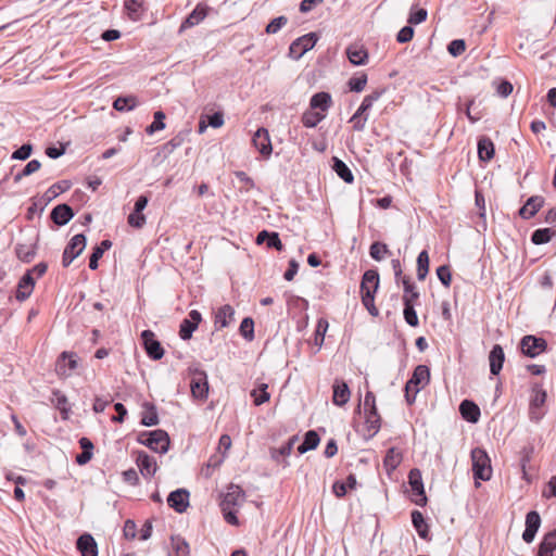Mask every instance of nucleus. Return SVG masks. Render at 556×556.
Returning a JSON list of instances; mask_svg holds the SVG:
<instances>
[{
	"instance_id": "nucleus-8",
	"label": "nucleus",
	"mask_w": 556,
	"mask_h": 556,
	"mask_svg": "<svg viewBox=\"0 0 556 556\" xmlns=\"http://www.w3.org/2000/svg\"><path fill=\"white\" fill-rule=\"evenodd\" d=\"M315 33L306 34L294 40L289 47V54L294 60H299L305 52L313 49L317 42Z\"/></svg>"
},
{
	"instance_id": "nucleus-26",
	"label": "nucleus",
	"mask_w": 556,
	"mask_h": 556,
	"mask_svg": "<svg viewBox=\"0 0 556 556\" xmlns=\"http://www.w3.org/2000/svg\"><path fill=\"white\" fill-rule=\"evenodd\" d=\"M381 427V417L378 409L365 410V430L368 437H374Z\"/></svg>"
},
{
	"instance_id": "nucleus-61",
	"label": "nucleus",
	"mask_w": 556,
	"mask_h": 556,
	"mask_svg": "<svg viewBox=\"0 0 556 556\" xmlns=\"http://www.w3.org/2000/svg\"><path fill=\"white\" fill-rule=\"evenodd\" d=\"M437 276L440 279V281L445 286L450 287L452 282V274L451 269L446 265H442L437 269Z\"/></svg>"
},
{
	"instance_id": "nucleus-56",
	"label": "nucleus",
	"mask_w": 556,
	"mask_h": 556,
	"mask_svg": "<svg viewBox=\"0 0 556 556\" xmlns=\"http://www.w3.org/2000/svg\"><path fill=\"white\" fill-rule=\"evenodd\" d=\"M240 333L243 338L252 340L254 337V321L252 318L247 317L241 321Z\"/></svg>"
},
{
	"instance_id": "nucleus-58",
	"label": "nucleus",
	"mask_w": 556,
	"mask_h": 556,
	"mask_svg": "<svg viewBox=\"0 0 556 556\" xmlns=\"http://www.w3.org/2000/svg\"><path fill=\"white\" fill-rule=\"evenodd\" d=\"M288 23V18L286 16H278L274 18L267 26L265 31L268 35H273L278 33L286 24Z\"/></svg>"
},
{
	"instance_id": "nucleus-41",
	"label": "nucleus",
	"mask_w": 556,
	"mask_h": 556,
	"mask_svg": "<svg viewBox=\"0 0 556 556\" xmlns=\"http://www.w3.org/2000/svg\"><path fill=\"white\" fill-rule=\"evenodd\" d=\"M556 236V231L551 228H541L533 231L531 236V241L534 244H544L552 240L553 237Z\"/></svg>"
},
{
	"instance_id": "nucleus-7",
	"label": "nucleus",
	"mask_w": 556,
	"mask_h": 556,
	"mask_svg": "<svg viewBox=\"0 0 556 556\" xmlns=\"http://www.w3.org/2000/svg\"><path fill=\"white\" fill-rule=\"evenodd\" d=\"M547 349V342L543 338L535 336H525L520 341L521 353L528 357H535L544 353Z\"/></svg>"
},
{
	"instance_id": "nucleus-1",
	"label": "nucleus",
	"mask_w": 556,
	"mask_h": 556,
	"mask_svg": "<svg viewBox=\"0 0 556 556\" xmlns=\"http://www.w3.org/2000/svg\"><path fill=\"white\" fill-rule=\"evenodd\" d=\"M378 288L379 274L374 269L366 270L361 282V298L362 303L372 316H377L379 313L374 303L375 293L377 292Z\"/></svg>"
},
{
	"instance_id": "nucleus-17",
	"label": "nucleus",
	"mask_w": 556,
	"mask_h": 556,
	"mask_svg": "<svg viewBox=\"0 0 556 556\" xmlns=\"http://www.w3.org/2000/svg\"><path fill=\"white\" fill-rule=\"evenodd\" d=\"M167 503L177 513H184L189 506V492L182 489L176 490L168 495Z\"/></svg>"
},
{
	"instance_id": "nucleus-64",
	"label": "nucleus",
	"mask_w": 556,
	"mask_h": 556,
	"mask_svg": "<svg viewBox=\"0 0 556 556\" xmlns=\"http://www.w3.org/2000/svg\"><path fill=\"white\" fill-rule=\"evenodd\" d=\"M136 531H137L136 522L134 520L128 519L125 522V526H124V529H123V533H124L125 539H127V540L135 539L136 538Z\"/></svg>"
},
{
	"instance_id": "nucleus-36",
	"label": "nucleus",
	"mask_w": 556,
	"mask_h": 556,
	"mask_svg": "<svg viewBox=\"0 0 556 556\" xmlns=\"http://www.w3.org/2000/svg\"><path fill=\"white\" fill-rule=\"evenodd\" d=\"M52 395L54 396V400H53L54 405H55L56 409L60 410L62 418L67 419L68 414L71 412V406L68 404L67 396L64 393H62L60 390H53Z\"/></svg>"
},
{
	"instance_id": "nucleus-6",
	"label": "nucleus",
	"mask_w": 556,
	"mask_h": 556,
	"mask_svg": "<svg viewBox=\"0 0 556 556\" xmlns=\"http://www.w3.org/2000/svg\"><path fill=\"white\" fill-rule=\"evenodd\" d=\"M141 341L147 355L151 359L159 361L164 356L165 350L161 342L156 339L154 332L151 330L141 331Z\"/></svg>"
},
{
	"instance_id": "nucleus-59",
	"label": "nucleus",
	"mask_w": 556,
	"mask_h": 556,
	"mask_svg": "<svg viewBox=\"0 0 556 556\" xmlns=\"http://www.w3.org/2000/svg\"><path fill=\"white\" fill-rule=\"evenodd\" d=\"M236 177L241 182L240 190L244 192H249L254 188V181L250 178L244 172H236Z\"/></svg>"
},
{
	"instance_id": "nucleus-47",
	"label": "nucleus",
	"mask_w": 556,
	"mask_h": 556,
	"mask_svg": "<svg viewBox=\"0 0 556 556\" xmlns=\"http://www.w3.org/2000/svg\"><path fill=\"white\" fill-rule=\"evenodd\" d=\"M267 389L268 386L266 383H262L258 389L251 391V397H253V402L256 406L269 401L270 394L267 392Z\"/></svg>"
},
{
	"instance_id": "nucleus-19",
	"label": "nucleus",
	"mask_w": 556,
	"mask_h": 556,
	"mask_svg": "<svg viewBox=\"0 0 556 556\" xmlns=\"http://www.w3.org/2000/svg\"><path fill=\"white\" fill-rule=\"evenodd\" d=\"M541 525L540 515L532 510L526 516V529L522 533V539L527 543H531L535 536Z\"/></svg>"
},
{
	"instance_id": "nucleus-57",
	"label": "nucleus",
	"mask_w": 556,
	"mask_h": 556,
	"mask_svg": "<svg viewBox=\"0 0 556 556\" xmlns=\"http://www.w3.org/2000/svg\"><path fill=\"white\" fill-rule=\"evenodd\" d=\"M124 9L130 20L137 21L139 18V2L137 0H125Z\"/></svg>"
},
{
	"instance_id": "nucleus-23",
	"label": "nucleus",
	"mask_w": 556,
	"mask_h": 556,
	"mask_svg": "<svg viewBox=\"0 0 556 556\" xmlns=\"http://www.w3.org/2000/svg\"><path fill=\"white\" fill-rule=\"evenodd\" d=\"M76 545L81 556H98V546L91 534L80 535Z\"/></svg>"
},
{
	"instance_id": "nucleus-13",
	"label": "nucleus",
	"mask_w": 556,
	"mask_h": 556,
	"mask_svg": "<svg viewBox=\"0 0 556 556\" xmlns=\"http://www.w3.org/2000/svg\"><path fill=\"white\" fill-rule=\"evenodd\" d=\"M252 142L263 156L268 157L271 154V141L266 128H258L252 138Z\"/></svg>"
},
{
	"instance_id": "nucleus-52",
	"label": "nucleus",
	"mask_w": 556,
	"mask_h": 556,
	"mask_svg": "<svg viewBox=\"0 0 556 556\" xmlns=\"http://www.w3.org/2000/svg\"><path fill=\"white\" fill-rule=\"evenodd\" d=\"M289 311H306L308 308V301L298 295H290L287 300Z\"/></svg>"
},
{
	"instance_id": "nucleus-4",
	"label": "nucleus",
	"mask_w": 556,
	"mask_h": 556,
	"mask_svg": "<svg viewBox=\"0 0 556 556\" xmlns=\"http://www.w3.org/2000/svg\"><path fill=\"white\" fill-rule=\"evenodd\" d=\"M141 444L147 445L150 450L163 454L169 447V437L164 430H153L141 432Z\"/></svg>"
},
{
	"instance_id": "nucleus-33",
	"label": "nucleus",
	"mask_w": 556,
	"mask_h": 556,
	"mask_svg": "<svg viewBox=\"0 0 556 556\" xmlns=\"http://www.w3.org/2000/svg\"><path fill=\"white\" fill-rule=\"evenodd\" d=\"M478 155L481 161L488 162L494 156V144L491 139L482 137L478 141Z\"/></svg>"
},
{
	"instance_id": "nucleus-48",
	"label": "nucleus",
	"mask_w": 556,
	"mask_h": 556,
	"mask_svg": "<svg viewBox=\"0 0 556 556\" xmlns=\"http://www.w3.org/2000/svg\"><path fill=\"white\" fill-rule=\"evenodd\" d=\"M403 313H404L405 321L409 326L417 327L419 325V320H418L416 311L414 308V304L410 303L409 299H405L404 312Z\"/></svg>"
},
{
	"instance_id": "nucleus-27",
	"label": "nucleus",
	"mask_w": 556,
	"mask_h": 556,
	"mask_svg": "<svg viewBox=\"0 0 556 556\" xmlns=\"http://www.w3.org/2000/svg\"><path fill=\"white\" fill-rule=\"evenodd\" d=\"M462 417L469 422H477L480 418L479 406L469 400H464L459 405Z\"/></svg>"
},
{
	"instance_id": "nucleus-31",
	"label": "nucleus",
	"mask_w": 556,
	"mask_h": 556,
	"mask_svg": "<svg viewBox=\"0 0 556 556\" xmlns=\"http://www.w3.org/2000/svg\"><path fill=\"white\" fill-rule=\"evenodd\" d=\"M208 8L205 4H198L188 15L181 27H192L202 22L207 15Z\"/></svg>"
},
{
	"instance_id": "nucleus-29",
	"label": "nucleus",
	"mask_w": 556,
	"mask_h": 556,
	"mask_svg": "<svg viewBox=\"0 0 556 556\" xmlns=\"http://www.w3.org/2000/svg\"><path fill=\"white\" fill-rule=\"evenodd\" d=\"M556 551V529L546 533L539 545L538 556H553Z\"/></svg>"
},
{
	"instance_id": "nucleus-55",
	"label": "nucleus",
	"mask_w": 556,
	"mask_h": 556,
	"mask_svg": "<svg viewBox=\"0 0 556 556\" xmlns=\"http://www.w3.org/2000/svg\"><path fill=\"white\" fill-rule=\"evenodd\" d=\"M427 16H428V12L426 9L412 8L407 22L412 25H417V24L425 22L427 20Z\"/></svg>"
},
{
	"instance_id": "nucleus-54",
	"label": "nucleus",
	"mask_w": 556,
	"mask_h": 556,
	"mask_svg": "<svg viewBox=\"0 0 556 556\" xmlns=\"http://www.w3.org/2000/svg\"><path fill=\"white\" fill-rule=\"evenodd\" d=\"M367 84V75L362 73L359 76L350 78L348 85L351 91L361 92Z\"/></svg>"
},
{
	"instance_id": "nucleus-44",
	"label": "nucleus",
	"mask_w": 556,
	"mask_h": 556,
	"mask_svg": "<svg viewBox=\"0 0 556 556\" xmlns=\"http://www.w3.org/2000/svg\"><path fill=\"white\" fill-rule=\"evenodd\" d=\"M329 323L326 318H319L316 325L315 334H314V344L318 348H321L325 340V334L328 330Z\"/></svg>"
},
{
	"instance_id": "nucleus-20",
	"label": "nucleus",
	"mask_w": 556,
	"mask_h": 556,
	"mask_svg": "<svg viewBox=\"0 0 556 556\" xmlns=\"http://www.w3.org/2000/svg\"><path fill=\"white\" fill-rule=\"evenodd\" d=\"M77 359L76 354L63 352L56 363V372L61 376H70L76 369Z\"/></svg>"
},
{
	"instance_id": "nucleus-35",
	"label": "nucleus",
	"mask_w": 556,
	"mask_h": 556,
	"mask_svg": "<svg viewBox=\"0 0 556 556\" xmlns=\"http://www.w3.org/2000/svg\"><path fill=\"white\" fill-rule=\"evenodd\" d=\"M332 168L336 174L346 184H352L354 181V176L351 169L346 166V164L338 157H333Z\"/></svg>"
},
{
	"instance_id": "nucleus-15",
	"label": "nucleus",
	"mask_w": 556,
	"mask_h": 556,
	"mask_svg": "<svg viewBox=\"0 0 556 556\" xmlns=\"http://www.w3.org/2000/svg\"><path fill=\"white\" fill-rule=\"evenodd\" d=\"M191 393L193 397L204 400L207 396L208 384L204 371H198L190 382Z\"/></svg>"
},
{
	"instance_id": "nucleus-24",
	"label": "nucleus",
	"mask_w": 556,
	"mask_h": 556,
	"mask_svg": "<svg viewBox=\"0 0 556 556\" xmlns=\"http://www.w3.org/2000/svg\"><path fill=\"white\" fill-rule=\"evenodd\" d=\"M544 204V199L540 195H533L529 198L526 204L519 210V215L529 219L533 217Z\"/></svg>"
},
{
	"instance_id": "nucleus-51",
	"label": "nucleus",
	"mask_w": 556,
	"mask_h": 556,
	"mask_svg": "<svg viewBox=\"0 0 556 556\" xmlns=\"http://www.w3.org/2000/svg\"><path fill=\"white\" fill-rule=\"evenodd\" d=\"M113 106L116 111H129L136 106V98L119 97L114 101Z\"/></svg>"
},
{
	"instance_id": "nucleus-22",
	"label": "nucleus",
	"mask_w": 556,
	"mask_h": 556,
	"mask_svg": "<svg viewBox=\"0 0 556 556\" xmlns=\"http://www.w3.org/2000/svg\"><path fill=\"white\" fill-rule=\"evenodd\" d=\"M35 280L30 275V271H27L18 281L17 290L15 298L17 301L23 302L28 299L34 290Z\"/></svg>"
},
{
	"instance_id": "nucleus-37",
	"label": "nucleus",
	"mask_w": 556,
	"mask_h": 556,
	"mask_svg": "<svg viewBox=\"0 0 556 556\" xmlns=\"http://www.w3.org/2000/svg\"><path fill=\"white\" fill-rule=\"evenodd\" d=\"M326 117L325 113H321L319 111H315L309 108V110H306L301 117L302 124L307 128H313L317 126L318 123H320Z\"/></svg>"
},
{
	"instance_id": "nucleus-34",
	"label": "nucleus",
	"mask_w": 556,
	"mask_h": 556,
	"mask_svg": "<svg viewBox=\"0 0 556 556\" xmlns=\"http://www.w3.org/2000/svg\"><path fill=\"white\" fill-rule=\"evenodd\" d=\"M36 244H24V243H17L15 247V253L16 257L24 262V263H30L33 258L36 255Z\"/></svg>"
},
{
	"instance_id": "nucleus-3",
	"label": "nucleus",
	"mask_w": 556,
	"mask_h": 556,
	"mask_svg": "<svg viewBox=\"0 0 556 556\" xmlns=\"http://www.w3.org/2000/svg\"><path fill=\"white\" fill-rule=\"evenodd\" d=\"M472 472L476 480L488 481L492 477L491 459L483 448L471 451Z\"/></svg>"
},
{
	"instance_id": "nucleus-5",
	"label": "nucleus",
	"mask_w": 556,
	"mask_h": 556,
	"mask_svg": "<svg viewBox=\"0 0 556 556\" xmlns=\"http://www.w3.org/2000/svg\"><path fill=\"white\" fill-rule=\"evenodd\" d=\"M86 248V237L83 233L75 235L65 247L62 265L68 267L71 263L78 257Z\"/></svg>"
},
{
	"instance_id": "nucleus-40",
	"label": "nucleus",
	"mask_w": 556,
	"mask_h": 556,
	"mask_svg": "<svg viewBox=\"0 0 556 556\" xmlns=\"http://www.w3.org/2000/svg\"><path fill=\"white\" fill-rule=\"evenodd\" d=\"M401 452L395 447L389 448L383 459V465L387 468V470H394L401 464Z\"/></svg>"
},
{
	"instance_id": "nucleus-43",
	"label": "nucleus",
	"mask_w": 556,
	"mask_h": 556,
	"mask_svg": "<svg viewBox=\"0 0 556 556\" xmlns=\"http://www.w3.org/2000/svg\"><path fill=\"white\" fill-rule=\"evenodd\" d=\"M367 112L363 106L359 105L357 111L351 117L350 123L353 125V129L356 131H362L365 128V124L368 119Z\"/></svg>"
},
{
	"instance_id": "nucleus-38",
	"label": "nucleus",
	"mask_w": 556,
	"mask_h": 556,
	"mask_svg": "<svg viewBox=\"0 0 556 556\" xmlns=\"http://www.w3.org/2000/svg\"><path fill=\"white\" fill-rule=\"evenodd\" d=\"M319 435L315 430H309L305 433L303 443L298 447L300 454L307 451L315 450L319 444Z\"/></svg>"
},
{
	"instance_id": "nucleus-46",
	"label": "nucleus",
	"mask_w": 556,
	"mask_h": 556,
	"mask_svg": "<svg viewBox=\"0 0 556 556\" xmlns=\"http://www.w3.org/2000/svg\"><path fill=\"white\" fill-rule=\"evenodd\" d=\"M369 254L375 261H381L387 255H390L391 252L386 243L374 242L369 248Z\"/></svg>"
},
{
	"instance_id": "nucleus-28",
	"label": "nucleus",
	"mask_w": 556,
	"mask_h": 556,
	"mask_svg": "<svg viewBox=\"0 0 556 556\" xmlns=\"http://www.w3.org/2000/svg\"><path fill=\"white\" fill-rule=\"evenodd\" d=\"M331 103V96L328 92H318L311 98L309 108L326 114Z\"/></svg>"
},
{
	"instance_id": "nucleus-18",
	"label": "nucleus",
	"mask_w": 556,
	"mask_h": 556,
	"mask_svg": "<svg viewBox=\"0 0 556 556\" xmlns=\"http://www.w3.org/2000/svg\"><path fill=\"white\" fill-rule=\"evenodd\" d=\"M235 319V309L231 305L225 304L220 306L214 316V326L216 329L228 327Z\"/></svg>"
},
{
	"instance_id": "nucleus-16",
	"label": "nucleus",
	"mask_w": 556,
	"mask_h": 556,
	"mask_svg": "<svg viewBox=\"0 0 556 556\" xmlns=\"http://www.w3.org/2000/svg\"><path fill=\"white\" fill-rule=\"evenodd\" d=\"M349 61L353 65H365L368 62L369 54L367 49L359 43H351L345 50Z\"/></svg>"
},
{
	"instance_id": "nucleus-53",
	"label": "nucleus",
	"mask_w": 556,
	"mask_h": 556,
	"mask_svg": "<svg viewBox=\"0 0 556 556\" xmlns=\"http://www.w3.org/2000/svg\"><path fill=\"white\" fill-rule=\"evenodd\" d=\"M41 164L38 160L29 161L23 170L14 176V181L18 182L23 177L29 176L36 173L40 168Z\"/></svg>"
},
{
	"instance_id": "nucleus-2",
	"label": "nucleus",
	"mask_w": 556,
	"mask_h": 556,
	"mask_svg": "<svg viewBox=\"0 0 556 556\" xmlns=\"http://www.w3.org/2000/svg\"><path fill=\"white\" fill-rule=\"evenodd\" d=\"M430 382V370L426 365H418L409 380L405 384V399L409 405H412L416 395Z\"/></svg>"
},
{
	"instance_id": "nucleus-39",
	"label": "nucleus",
	"mask_w": 556,
	"mask_h": 556,
	"mask_svg": "<svg viewBox=\"0 0 556 556\" xmlns=\"http://www.w3.org/2000/svg\"><path fill=\"white\" fill-rule=\"evenodd\" d=\"M143 410L141 412V425L154 426L159 422V416L155 407L148 403L143 404Z\"/></svg>"
},
{
	"instance_id": "nucleus-9",
	"label": "nucleus",
	"mask_w": 556,
	"mask_h": 556,
	"mask_svg": "<svg viewBox=\"0 0 556 556\" xmlns=\"http://www.w3.org/2000/svg\"><path fill=\"white\" fill-rule=\"evenodd\" d=\"M408 483L412 488L413 498L412 501L419 506H425L427 503V496L424 489L421 472L419 469H412L408 475Z\"/></svg>"
},
{
	"instance_id": "nucleus-32",
	"label": "nucleus",
	"mask_w": 556,
	"mask_h": 556,
	"mask_svg": "<svg viewBox=\"0 0 556 556\" xmlns=\"http://www.w3.org/2000/svg\"><path fill=\"white\" fill-rule=\"evenodd\" d=\"M412 522H413V526L415 527L418 535L424 540H428L429 539V526L426 522L424 515L419 510H414L412 513Z\"/></svg>"
},
{
	"instance_id": "nucleus-63",
	"label": "nucleus",
	"mask_w": 556,
	"mask_h": 556,
	"mask_svg": "<svg viewBox=\"0 0 556 556\" xmlns=\"http://www.w3.org/2000/svg\"><path fill=\"white\" fill-rule=\"evenodd\" d=\"M414 37V28L410 26H404L396 35V40L400 43L409 42Z\"/></svg>"
},
{
	"instance_id": "nucleus-25",
	"label": "nucleus",
	"mask_w": 556,
	"mask_h": 556,
	"mask_svg": "<svg viewBox=\"0 0 556 556\" xmlns=\"http://www.w3.org/2000/svg\"><path fill=\"white\" fill-rule=\"evenodd\" d=\"M490 361V371L492 375H498L502 370L504 361H505V354L504 350L500 344H495L489 355Z\"/></svg>"
},
{
	"instance_id": "nucleus-50",
	"label": "nucleus",
	"mask_w": 556,
	"mask_h": 556,
	"mask_svg": "<svg viewBox=\"0 0 556 556\" xmlns=\"http://www.w3.org/2000/svg\"><path fill=\"white\" fill-rule=\"evenodd\" d=\"M70 187H71L70 181H67V180L59 181V182L52 185L46 191L45 195L47 197L48 200H52V199L56 198L60 193L65 192L66 190H68Z\"/></svg>"
},
{
	"instance_id": "nucleus-30",
	"label": "nucleus",
	"mask_w": 556,
	"mask_h": 556,
	"mask_svg": "<svg viewBox=\"0 0 556 556\" xmlns=\"http://www.w3.org/2000/svg\"><path fill=\"white\" fill-rule=\"evenodd\" d=\"M357 485L356 477L351 473L348 476L345 482L336 481L332 485V492L338 497L341 498L345 496L348 491L355 490Z\"/></svg>"
},
{
	"instance_id": "nucleus-42",
	"label": "nucleus",
	"mask_w": 556,
	"mask_h": 556,
	"mask_svg": "<svg viewBox=\"0 0 556 556\" xmlns=\"http://www.w3.org/2000/svg\"><path fill=\"white\" fill-rule=\"evenodd\" d=\"M429 273V255L427 251H421L417 257V278L425 280Z\"/></svg>"
},
{
	"instance_id": "nucleus-21",
	"label": "nucleus",
	"mask_w": 556,
	"mask_h": 556,
	"mask_svg": "<svg viewBox=\"0 0 556 556\" xmlns=\"http://www.w3.org/2000/svg\"><path fill=\"white\" fill-rule=\"evenodd\" d=\"M50 217L55 225L64 226L74 217V211L67 204H59L53 207Z\"/></svg>"
},
{
	"instance_id": "nucleus-62",
	"label": "nucleus",
	"mask_w": 556,
	"mask_h": 556,
	"mask_svg": "<svg viewBox=\"0 0 556 556\" xmlns=\"http://www.w3.org/2000/svg\"><path fill=\"white\" fill-rule=\"evenodd\" d=\"M447 50L452 55L458 56L466 50L465 41L462 39L453 40L450 42Z\"/></svg>"
},
{
	"instance_id": "nucleus-14",
	"label": "nucleus",
	"mask_w": 556,
	"mask_h": 556,
	"mask_svg": "<svg viewBox=\"0 0 556 556\" xmlns=\"http://www.w3.org/2000/svg\"><path fill=\"white\" fill-rule=\"evenodd\" d=\"M351 397V391L346 382L336 379L332 384V403L339 407L344 406Z\"/></svg>"
},
{
	"instance_id": "nucleus-12",
	"label": "nucleus",
	"mask_w": 556,
	"mask_h": 556,
	"mask_svg": "<svg viewBox=\"0 0 556 556\" xmlns=\"http://www.w3.org/2000/svg\"><path fill=\"white\" fill-rule=\"evenodd\" d=\"M244 501V492L239 485L230 484L227 488L226 493L223 496L220 502L222 510H226L228 508H235Z\"/></svg>"
},
{
	"instance_id": "nucleus-11",
	"label": "nucleus",
	"mask_w": 556,
	"mask_h": 556,
	"mask_svg": "<svg viewBox=\"0 0 556 556\" xmlns=\"http://www.w3.org/2000/svg\"><path fill=\"white\" fill-rule=\"evenodd\" d=\"M201 320H202L201 313L197 309H192L189 313V317L185 318L180 323L179 337L185 341L191 339L193 331H195L198 329Z\"/></svg>"
},
{
	"instance_id": "nucleus-45",
	"label": "nucleus",
	"mask_w": 556,
	"mask_h": 556,
	"mask_svg": "<svg viewBox=\"0 0 556 556\" xmlns=\"http://www.w3.org/2000/svg\"><path fill=\"white\" fill-rule=\"evenodd\" d=\"M402 283L404 287L403 302L405 303V299H409L410 303L415 304L419 298V292L416 290V287L410 282L409 277L406 276L402 278Z\"/></svg>"
},
{
	"instance_id": "nucleus-49",
	"label": "nucleus",
	"mask_w": 556,
	"mask_h": 556,
	"mask_svg": "<svg viewBox=\"0 0 556 556\" xmlns=\"http://www.w3.org/2000/svg\"><path fill=\"white\" fill-rule=\"evenodd\" d=\"M157 470L154 457L141 454V475L153 476Z\"/></svg>"
},
{
	"instance_id": "nucleus-10",
	"label": "nucleus",
	"mask_w": 556,
	"mask_h": 556,
	"mask_svg": "<svg viewBox=\"0 0 556 556\" xmlns=\"http://www.w3.org/2000/svg\"><path fill=\"white\" fill-rule=\"evenodd\" d=\"M546 392L542 389L540 384H534L532 387V394L530 400V417L533 420H540L543 416L542 407L546 402Z\"/></svg>"
},
{
	"instance_id": "nucleus-60",
	"label": "nucleus",
	"mask_w": 556,
	"mask_h": 556,
	"mask_svg": "<svg viewBox=\"0 0 556 556\" xmlns=\"http://www.w3.org/2000/svg\"><path fill=\"white\" fill-rule=\"evenodd\" d=\"M31 151H33V147L31 144L29 143H25L23 144L22 147H20L17 150H15L13 153H12V159L13 160H21V161H24V160H27L30 154H31Z\"/></svg>"
}]
</instances>
